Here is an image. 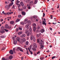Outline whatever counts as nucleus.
Listing matches in <instances>:
<instances>
[{"mask_svg":"<svg viewBox=\"0 0 60 60\" xmlns=\"http://www.w3.org/2000/svg\"><path fill=\"white\" fill-rule=\"evenodd\" d=\"M44 44V42L43 41H42L41 39L39 43V44L40 46H41L39 48L40 49H43V48H44V45H43Z\"/></svg>","mask_w":60,"mask_h":60,"instance_id":"1","label":"nucleus"},{"mask_svg":"<svg viewBox=\"0 0 60 60\" xmlns=\"http://www.w3.org/2000/svg\"><path fill=\"white\" fill-rule=\"evenodd\" d=\"M11 27H9L7 24H6L5 26V28L6 29H11Z\"/></svg>","mask_w":60,"mask_h":60,"instance_id":"2","label":"nucleus"},{"mask_svg":"<svg viewBox=\"0 0 60 60\" xmlns=\"http://www.w3.org/2000/svg\"><path fill=\"white\" fill-rule=\"evenodd\" d=\"M27 21H28V19H25V20H24V22L25 24H26L27 23Z\"/></svg>","mask_w":60,"mask_h":60,"instance_id":"3","label":"nucleus"},{"mask_svg":"<svg viewBox=\"0 0 60 60\" xmlns=\"http://www.w3.org/2000/svg\"><path fill=\"white\" fill-rule=\"evenodd\" d=\"M9 53H10V54H13V51L11 49V50L9 51Z\"/></svg>","mask_w":60,"mask_h":60,"instance_id":"4","label":"nucleus"},{"mask_svg":"<svg viewBox=\"0 0 60 60\" xmlns=\"http://www.w3.org/2000/svg\"><path fill=\"white\" fill-rule=\"evenodd\" d=\"M17 49H19L20 51H21V52H23V50H22L21 48H20V47H18L17 48Z\"/></svg>","mask_w":60,"mask_h":60,"instance_id":"5","label":"nucleus"},{"mask_svg":"<svg viewBox=\"0 0 60 60\" xmlns=\"http://www.w3.org/2000/svg\"><path fill=\"white\" fill-rule=\"evenodd\" d=\"M20 4L22 6H24V3L23 2H21Z\"/></svg>","mask_w":60,"mask_h":60,"instance_id":"6","label":"nucleus"},{"mask_svg":"<svg viewBox=\"0 0 60 60\" xmlns=\"http://www.w3.org/2000/svg\"><path fill=\"white\" fill-rule=\"evenodd\" d=\"M13 4V2H12L9 4L8 5V7H10L11 6H12Z\"/></svg>","mask_w":60,"mask_h":60,"instance_id":"7","label":"nucleus"},{"mask_svg":"<svg viewBox=\"0 0 60 60\" xmlns=\"http://www.w3.org/2000/svg\"><path fill=\"white\" fill-rule=\"evenodd\" d=\"M34 38V36L33 35H31L30 38L31 40H33Z\"/></svg>","mask_w":60,"mask_h":60,"instance_id":"8","label":"nucleus"},{"mask_svg":"<svg viewBox=\"0 0 60 60\" xmlns=\"http://www.w3.org/2000/svg\"><path fill=\"white\" fill-rule=\"evenodd\" d=\"M26 27L27 29H28L29 28V27H30V26L29 25H27L26 26Z\"/></svg>","mask_w":60,"mask_h":60,"instance_id":"9","label":"nucleus"},{"mask_svg":"<svg viewBox=\"0 0 60 60\" xmlns=\"http://www.w3.org/2000/svg\"><path fill=\"white\" fill-rule=\"evenodd\" d=\"M28 50H29V52L31 54H33V52H32L30 50V49H29V47H28Z\"/></svg>","mask_w":60,"mask_h":60,"instance_id":"10","label":"nucleus"},{"mask_svg":"<svg viewBox=\"0 0 60 60\" xmlns=\"http://www.w3.org/2000/svg\"><path fill=\"white\" fill-rule=\"evenodd\" d=\"M10 23L11 25H13L14 23V22L13 21H11L10 22Z\"/></svg>","mask_w":60,"mask_h":60,"instance_id":"11","label":"nucleus"},{"mask_svg":"<svg viewBox=\"0 0 60 60\" xmlns=\"http://www.w3.org/2000/svg\"><path fill=\"white\" fill-rule=\"evenodd\" d=\"M22 34V32L20 31L18 33V35H20Z\"/></svg>","mask_w":60,"mask_h":60,"instance_id":"12","label":"nucleus"},{"mask_svg":"<svg viewBox=\"0 0 60 60\" xmlns=\"http://www.w3.org/2000/svg\"><path fill=\"white\" fill-rule=\"evenodd\" d=\"M42 24L43 25H45V26H46V24H47L46 23V22H45L44 21H43L42 22Z\"/></svg>","mask_w":60,"mask_h":60,"instance_id":"13","label":"nucleus"},{"mask_svg":"<svg viewBox=\"0 0 60 60\" xmlns=\"http://www.w3.org/2000/svg\"><path fill=\"white\" fill-rule=\"evenodd\" d=\"M22 41L23 42H25V41H26V39L25 38H23L22 39Z\"/></svg>","mask_w":60,"mask_h":60,"instance_id":"14","label":"nucleus"},{"mask_svg":"<svg viewBox=\"0 0 60 60\" xmlns=\"http://www.w3.org/2000/svg\"><path fill=\"white\" fill-rule=\"evenodd\" d=\"M21 36L22 37H25L26 36V34H22V35Z\"/></svg>","mask_w":60,"mask_h":60,"instance_id":"15","label":"nucleus"},{"mask_svg":"<svg viewBox=\"0 0 60 60\" xmlns=\"http://www.w3.org/2000/svg\"><path fill=\"white\" fill-rule=\"evenodd\" d=\"M44 31H45L44 30V29H42L41 30V32L42 33H43V32H44Z\"/></svg>","mask_w":60,"mask_h":60,"instance_id":"16","label":"nucleus"},{"mask_svg":"<svg viewBox=\"0 0 60 60\" xmlns=\"http://www.w3.org/2000/svg\"><path fill=\"white\" fill-rule=\"evenodd\" d=\"M22 13L23 15H26V13L24 11H22Z\"/></svg>","mask_w":60,"mask_h":60,"instance_id":"17","label":"nucleus"},{"mask_svg":"<svg viewBox=\"0 0 60 60\" xmlns=\"http://www.w3.org/2000/svg\"><path fill=\"white\" fill-rule=\"evenodd\" d=\"M29 44V42L28 41H26L25 42V44L26 45H28Z\"/></svg>","mask_w":60,"mask_h":60,"instance_id":"18","label":"nucleus"},{"mask_svg":"<svg viewBox=\"0 0 60 60\" xmlns=\"http://www.w3.org/2000/svg\"><path fill=\"white\" fill-rule=\"evenodd\" d=\"M20 38L19 37H17L16 38V40H17L18 41H19V40H20Z\"/></svg>","mask_w":60,"mask_h":60,"instance_id":"19","label":"nucleus"},{"mask_svg":"<svg viewBox=\"0 0 60 60\" xmlns=\"http://www.w3.org/2000/svg\"><path fill=\"white\" fill-rule=\"evenodd\" d=\"M36 27H33V31H34V32H35V31H36Z\"/></svg>","mask_w":60,"mask_h":60,"instance_id":"20","label":"nucleus"},{"mask_svg":"<svg viewBox=\"0 0 60 60\" xmlns=\"http://www.w3.org/2000/svg\"><path fill=\"white\" fill-rule=\"evenodd\" d=\"M25 33L26 34L29 33V30H27L25 31Z\"/></svg>","mask_w":60,"mask_h":60,"instance_id":"21","label":"nucleus"},{"mask_svg":"<svg viewBox=\"0 0 60 60\" xmlns=\"http://www.w3.org/2000/svg\"><path fill=\"white\" fill-rule=\"evenodd\" d=\"M20 24L22 25H24L25 23H24V22H20Z\"/></svg>","mask_w":60,"mask_h":60,"instance_id":"22","label":"nucleus"},{"mask_svg":"<svg viewBox=\"0 0 60 60\" xmlns=\"http://www.w3.org/2000/svg\"><path fill=\"white\" fill-rule=\"evenodd\" d=\"M1 28L2 30H4V27L3 26L1 27Z\"/></svg>","mask_w":60,"mask_h":60,"instance_id":"23","label":"nucleus"},{"mask_svg":"<svg viewBox=\"0 0 60 60\" xmlns=\"http://www.w3.org/2000/svg\"><path fill=\"white\" fill-rule=\"evenodd\" d=\"M12 58H13V57L12 56H10L9 57V58L11 60L12 59Z\"/></svg>","mask_w":60,"mask_h":60,"instance_id":"24","label":"nucleus"},{"mask_svg":"<svg viewBox=\"0 0 60 60\" xmlns=\"http://www.w3.org/2000/svg\"><path fill=\"white\" fill-rule=\"evenodd\" d=\"M17 41H14V44L15 45H16L17 44Z\"/></svg>","mask_w":60,"mask_h":60,"instance_id":"25","label":"nucleus"},{"mask_svg":"<svg viewBox=\"0 0 60 60\" xmlns=\"http://www.w3.org/2000/svg\"><path fill=\"white\" fill-rule=\"evenodd\" d=\"M32 49L33 51H36V49L34 48H32Z\"/></svg>","mask_w":60,"mask_h":60,"instance_id":"26","label":"nucleus"},{"mask_svg":"<svg viewBox=\"0 0 60 60\" xmlns=\"http://www.w3.org/2000/svg\"><path fill=\"white\" fill-rule=\"evenodd\" d=\"M22 28L20 27H19V30H20V31H22Z\"/></svg>","mask_w":60,"mask_h":60,"instance_id":"27","label":"nucleus"},{"mask_svg":"<svg viewBox=\"0 0 60 60\" xmlns=\"http://www.w3.org/2000/svg\"><path fill=\"white\" fill-rule=\"evenodd\" d=\"M33 41L34 42H35V41H36V39H35V38L34 37V38Z\"/></svg>","mask_w":60,"mask_h":60,"instance_id":"28","label":"nucleus"},{"mask_svg":"<svg viewBox=\"0 0 60 60\" xmlns=\"http://www.w3.org/2000/svg\"><path fill=\"white\" fill-rule=\"evenodd\" d=\"M18 9L19 11H22L23 10V9L22 8H18Z\"/></svg>","mask_w":60,"mask_h":60,"instance_id":"29","label":"nucleus"},{"mask_svg":"<svg viewBox=\"0 0 60 60\" xmlns=\"http://www.w3.org/2000/svg\"><path fill=\"white\" fill-rule=\"evenodd\" d=\"M33 17V18H34L35 19H36L37 18V16L34 15Z\"/></svg>","mask_w":60,"mask_h":60,"instance_id":"30","label":"nucleus"},{"mask_svg":"<svg viewBox=\"0 0 60 60\" xmlns=\"http://www.w3.org/2000/svg\"><path fill=\"white\" fill-rule=\"evenodd\" d=\"M27 23L28 24H29V25H30V24H31V21H28L27 22Z\"/></svg>","mask_w":60,"mask_h":60,"instance_id":"31","label":"nucleus"},{"mask_svg":"<svg viewBox=\"0 0 60 60\" xmlns=\"http://www.w3.org/2000/svg\"><path fill=\"white\" fill-rule=\"evenodd\" d=\"M31 34H32V33L31 32H30L29 33H28L27 34V36H29L30 34L31 35Z\"/></svg>","mask_w":60,"mask_h":60,"instance_id":"32","label":"nucleus"},{"mask_svg":"<svg viewBox=\"0 0 60 60\" xmlns=\"http://www.w3.org/2000/svg\"><path fill=\"white\" fill-rule=\"evenodd\" d=\"M32 25L33 26H36V24L35 23H33V24Z\"/></svg>","mask_w":60,"mask_h":60,"instance_id":"33","label":"nucleus"},{"mask_svg":"<svg viewBox=\"0 0 60 60\" xmlns=\"http://www.w3.org/2000/svg\"><path fill=\"white\" fill-rule=\"evenodd\" d=\"M34 46L35 48H37V45L36 44L34 45Z\"/></svg>","mask_w":60,"mask_h":60,"instance_id":"34","label":"nucleus"},{"mask_svg":"<svg viewBox=\"0 0 60 60\" xmlns=\"http://www.w3.org/2000/svg\"><path fill=\"white\" fill-rule=\"evenodd\" d=\"M19 21H20V20L18 19H17L16 21V22H19Z\"/></svg>","mask_w":60,"mask_h":60,"instance_id":"35","label":"nucleus"},{"mask_svg":"<svg viewBox=\"0 0 60 60\" xmlns=\"http://www.w3.org/2000/svg\"><path fill=\"white\" fill-rule=\"evenodd\" d=\"M37 37L38 38V37H39V36H41V34H37Z\"/></svg>","mask_w":60,"mask_h":60,"instance_id":"36","label":"nucleus"},{"mask_svg":"<svg viewBox=\"0 0 60 60\" xmlns=\"http://www.w3.org/2000/svg\"><path fill=\"white\" fill-rule=\"evenodd\" d=\"M37 3V0H35L34 1V4H36Z\"/></svg>","mask_w":60,"mask_h":60,"instance_id":"37","label":"nucleus"},{"mask_svg":"<svg viewBox=\"0 0 60 60\" xmlns=\"http://www.w3.org/2000/svg\"><path fill=\"white\" fill-rule=\"evenodd\" d=\"M44 57H42L40 58V59L41 60H44Z\"/></svg>","mask_w":60,"mask_h":60,"instance_id":"38","label":"nucleus"},{"mask_svg":"<svg viewBox=\"0 0 60 60\" xmlns=\"http://www.w3.org/2000/svg\"><path fill=\"white\" fill-rule=\"evenodd\" d=\"M37 43H39V42H40V40H39V39H37Z\"/></svg>","mask_w":60,"mask_h":60,"instance_id":"39","label":"nucleus"},{"mask_svg":"<svg viewBox=\"0 0 60 60\" xmlns=\"http://www.w3.org/2000/svg\"><path fill=\"white\" fill-rule=\"evenodd\" d=\"M4 30H5V31L6 32H8V30H7L6 29H4Z\"/></svg>","mask_w":60,"mask_h":60,"instance_id":"40","label":"nucleus"},{"mask_svg":"<svg viewBox=\"0 0 60 60\" xmlns=\"http://www.w3.org/2000/svg\"><path fill=\"white\" fill-rule=\"evenodd\" d=\"M26 6H24L23 7V9H26Z\"/></svg>","mask_w":60,"mask_h":60,"instance_id":"41","label":"nucleus"},{"mask_svg":"<svg viewBox=\"0 0 60 60\" xmlns=\"http://www.w3.org/2000/svg\"><path fill=\"white\" fill-rule=\"evenodd\" d=\"M0 37L1 38H4V36H0Z\"/></svg>","mask_w":60,"mask_h":60,"instance_id":"42","label":"nucleus"},{"mask_svg":"<svg viewBox=\"0 0 60 60\" xmlns=\"http://www.w3.org/2000/svg\"><path fill=\"white\" fill-rule=\"evenodd\" d=\"M0 32L1 33H2V34H3L4 33V31H2V30H0Z\"/></svg>","mask_w":60,"mask_h":60,"instance_id":"43","label":"nucleus"},{"mask_svg":"<svg viewBox=\"0 0 60 60\" xmlns=\"http://www.w3.org/2000/svg\"><path fill=\"white\" fill-rule=\"evenodd\" d=\"M40 28V26H38L37 28V29H39Z\"/></svg>","mask_w":60,"mask_h":60,"instance_id":"44","label":"nucleus"},{"mask_svg":"<svg viewBox=\"0 0 60 60\" xmlns=\"http://www.w3.org/2000/svg\"><path fill=\"white\" fill-rule=\"evenodd\" d=\"M8 7V5H6L5 7V8H7Z\"/></svg>","mask_w":60,"mask_h":60,"instance_id":"45","label":"nucleus"},{"mask_svg":"<svg viewBox=\"0 0 60 60\" xmlns=\"http://www.w3.org/2000/svg\"><path fill=\"white\" fill-rule=\"evenodd\" d=\"M30 1V0H26V3H28V2Z\"/></svg>","mask_w":60,"mask_h":60,"instance_id":"46","label":"nucleus"},{"mask_svg":"<svg viewBox=\"0 0 60 60\" xmlns=\"http://www.w3.org/2000/svg\"><path fill=\"white\" fill-rule=\"evenodd\" d=\"M19 18H21V15H18Z\"/></svg>","mask_w":60,"mask_h":60,"instance_id":"47","label":"nucleus"},{"mask_svg":"<svg viewBox=\"0 0 60 60\" xmlns=\"http://www.w3.org/2000/svg\"><path fill=\"white\" fill-rule=\"evenodd\" d=\"M43 17H44V16H45V13H43Z\"/></svg>","mask_w":60,"mask_h":60,"instance_id":"48","label":"nucleus"},{"mask_svg":"<svg viewBox=\"0 0 60 60\" xmlns=\"http://www.w3.org/2000/svg\"><path fill=\"white\" fill-rule=\"evenodd\" d=\"M56 57L55 56H53L52 57V59H53L54 58H55Z\"/></svg>","mask_w":60,"mask_h":60,"instance_id":"49","label":"nucleus"},{"mask_svg":"<svg viewBox=\"0 0 60 60\" xmlns=\"http://www.w3.org/2000/svg\"><path fill=\"white\" fill-rule=\"evenodd\" d=\"M12 39L13 41L15 40V37H13L12 38Z\"/></svg>","mask_w":60,"mask_h":60,"instance_id":"50","label":"nucleus"},{"mask_svg":"<svg viewBox=\"0 0 60 60\" xmlns=\"http://www.w3.org/2000/svg\"><path fill=\"white\" fill-rule=\"evenodd\" d=\"M15 48H14L13 49V51H14V52H15Z\"/></svg>","mask_w":60,"mask_h":60,"instance_id":"51","label":"nucleus"},{"mask_svg":"<svg viewBox=\"0 0 60 60\" xmlns=\"http://www.w3.org/2000/svg\"><path fill=\"white\" fill-rule=\"evenodd\" d=\"M32 45H30V49H32Z\"/></svg>","mask_w":60,"mask_h":60,"instance_id":"52","label":"nucleus"},{"mask_svg":"<svg viewBox=\"0 0 60 60\" xmlns=\"http://www.w3.org/2000/svg\"><path fill=\"white\" fill-rule=\"evenodd\" d=\"M5 49V48L3 47L2 48V50H4Z\"/></svg>","mask_w":60,"mask_h":60,"instance_id":"53","label":"nucleus"},{"mask_svg":"<svg viewBox=\"0 0 60 60\" xmlns=\"http://www.w3.org/2000/svg\"><path fill=\"white\" fill-rule=\"evenodd\" d=\"M20 6H21V5H20V4H19L18 5V8H19V7H20Z\"/></svg>","mask_w":60,"mask_h":60,"instance_id":"54","label":"nucleus"},{"mask_svg":"<svg viewBox=\"0 0 60 60\" xmlns=\"http://www.w3.org/2000/svg\"><path fill=\"white\" fill-rule=\"evenodd\" d=\"M16 3H18L19 4V3H20V2H19V1L18 0H17L16 1Z\"/></svg>","mask_w":60,"mask_h":60,"instance_id":"55","label":"nucleus"},{"mask_svg":"<svg viewBox=\"0 0 60 60\" xmlns=\"http://www.w3.org/2000/svg\"><path fill=\"white\" fill-rule=\"evenodd\" d=\"M57 23L55 22V23H54V22H53L52 24H53V25H55V24H56Z\"/></svg>","mask_w":60,"mask_h":60,"instance_id":"56","label":"nucleus"},{"mask_svg":"<svg viewBox=\"0 0 60 60\" xmlns=\"http://www.w3.org/2000/svg\"><path fill=\"white\" fill-rule=\"evenodd\" d=\"M28 8L29 9H31V7H30V6H29V7H28Z\"/></svg>","mask_w":60,"mask_h":60,"instance_id":"57","label":"nucleus"},{"mask_svg":"<svg viewBox=\"0 0 60 60\" xmlns=\"http://www.w3.org/2000/svg\"><path fill=\"white\" fill-rule=\"evenodd\" d=\"M18 30H19V29L18 28H17L16 29V32H18Z\"/></svg>","mask_w":60,"mask_h":60,"instance_id":"58","label":"nucleus"},{"mask_svg":"<svg viewBox=\"0 0 60 60\" xmlns=\"http://www.w3.org/2000/svg\"><path fill=\"white\" fill-rule=\"evenodd\" d=\"M36 44L35 43H33V45L34 46L36 45Z\"/></svg>","mask_w":60,"mask_h":60,"instance_id":"59","label":"nucleus"},{"mask_svg":"<svg viewBox=\"0 0 60 60\" xmlns=\"http://www.w3.org/2000/svg\"><path fill=\"white\" fill-rule=\"evenodd\" d=\"M27 55H29V53H28V51H27Z\"/></svg>","mask_w":60,"mask_h":60,"instance_id":"60","label":"nucleus"},{"mask_svg":"<svg viewBox=\"0 0 60 60\" xmlns=\"http://www.w3.org/2000/svg\"><path fill=\"white\" fill-rule=\"evenodd\" d=\"M7 15H9V12H7L6 13Z\"/></svg>","mask_w":60,"mask_h":60,"instance_id":"61","label":"nucleus"},{"mask_svg":"<svg viewBox=\"0 0 60 60\" xmlns=\"http://www.w3.org/2000/svg\"><path fill=\"white\" fill-rule=\"evenodd\" d=\"M36 21L37 22H38V19H36Z\"/></svg>","mask_w":60,"mask_h":60,"instance_id":"62","label":"nucleus"},{"mask_svg":"<svg viewBox=\"0 0 60 60\" xmlns=\"http://www.w3.org/2000/svg\"><path fill=\"white\" fill-rule=\"evenodd\" d=\"M29 30H30V31H32V28H31V27L30 28Z\"/></svg>","mask_w":60,"mask_h":60,"instance_id":"63","label":"nucleus"},{"mask_svg":"<svg viewBox=\"0 0 60 60\" xmlns=\"http://www.w3.org/2000/svg\"><path fill=\"white\" fill-rule=\"evenodd\" d=\"M49 29H50V30H51V31H52V29L51 28H49Z\"/></svg>","mask_w":60,"mask_h":60,"instance_id":"64","label":"nucleus"}]
</instances>
